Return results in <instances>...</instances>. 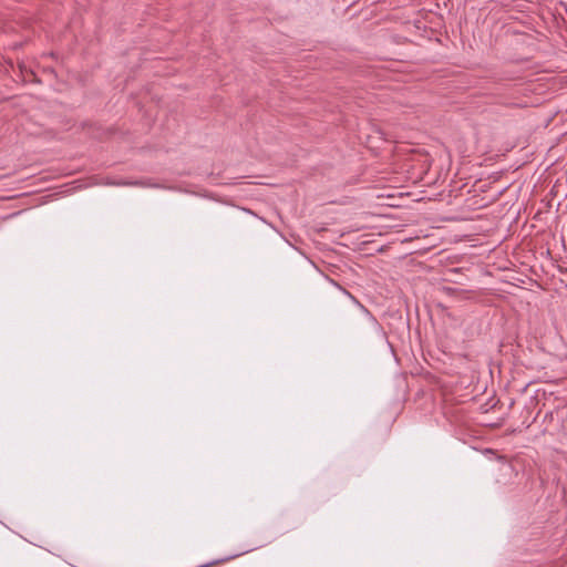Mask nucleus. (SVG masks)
<instances>
[{
  "instance_id": "obj_1",
  "label": "nucleus",
  "mask_w": 567,
  "mask_h": 567,
  "mask_svg": "<svg viewBox=\"0 0 567 567\" xmlns=\"http://www.w3.org/2000/svg\"><path fill=\"white\" fill-rule=\"evenodd\" d=\"M554 17L559 19L567 29V0H553Z\"/></svg>"
},
{
  "instance_id": "obj_2",
  "label": "nucleus",
  "mask_w": 567,
  "mask_h": 567,
  "mask_svg": "<svg viewBox=\"0 0 567 567\" xmlns=\"http://www.w3.org/2000/svg\"><path fill=\"white\" fill-rule=\"evenodd\" d=\"M361 326L363 328L362 337H368L370 334H380L381 332L380 324L373 318H365Z\"/></svg>"
},
{
  "instance_id": "obj_3",
  "label": "nucleus",
  "mask_w": 567,
  "mask_h": 567,
  "mask_svg": "<svg viewBox=\"0 0 567 567\" xmlns=\"http://www.w3.org/2000/svg\"><path fill=\"white\" fill-rule=\"evenodd\" d=\"M442 290L449 295V296H453L455 295L458 290L454 287H443Z\"/></svg>"
},
{
  "instance_id": "obj_4",
  "label": "nucleus",
  "mask_w": 567,
  "mask_h": 567,
  "mask_svg": "<svg viewBox=\"0 0 567 567\" xmlns=\"http://www.w3.org/2000/svg\"><path fill=\"white\" fill-rule=\"evenodd\" d=\"M502 79H503V80H506V81H515V80H517V79H518V76L513 75V74H511V73H508V72H504V74H503V78H502Z\"/></svg>"
},
{
  "instance_id": "obj_5",
  "label": "nucleus",
  "mask_w": 567,
  "mask_h": 567,
  "mask_svg": "<svg viewBox=\"0 0 567 567\" xmlns=\"http://www.w3.org/2000/svg\"><path fill=\"white\" fill-rule=\"evenodd\" d=\"M20 70H21L22 74H30V75L34 76L33 71L28 70L24 65H20ZM23 76H25V75H23ZM24 81H28L27 78H24Z\"/></svg>"
},
{
  "instance_id": "obj_6",
  "label": "nucleus",
  "mask_w": 567,
  "mask_h": 567,
  "mask_svg": "<svg viewBox=\"0 0 567 567\" xmlns=\"http://www.w3.org/2000/svg\"><path fill=\"white\" fill-rule=\"evenodd\" d=\"M123 185H137V186H145L146 184H145V183H143V182H138V181H136V182H125V183H123Z\"/></svg>"
}]
</instances>
